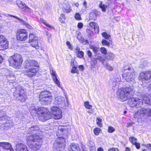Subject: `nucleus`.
<instances>
[{
    "mask_svg": "<svg viewBox=\"0 0 151 151\" xmlns=\"http://www.w3.org/2000/svg\"><path fill=\"white\" fill-rule=\"evenodd\" d=\"M132 101L137 108L140 107L143 104L142 99L137 97H134L132 99Z\"/></svg>",
    "mask_w": 151,
    "mask_h": 151,
    "instance_id": "21",
    "label": "nucleus"
},
{
    "mask_svg": "<svg viewBox=\"0 0 151 151\" xmlns=\"http://www.w3.org/2000/svg\"><path fill=\"white\" fill-rule=\"evenodd\" d=\"M66 7H64L63 8V11L64 12L68 13H70L72 10L70 8V6L69 4H65Z\"/></svg>",
    "mask_w": 151,
    "mask_h": 151,
    "instance_id": "29",
    "label": "nucleus"
},
{
    "mask_svg": "<svg viewBox=\"0 0 151 151\" xmlns=\"http://www.w3.org/2000/svg\"><path fill=\"white\" fill-rule=\"evenodd\" d=\"M97 151H104L103 148L101 147H99L97 148Z\"/></svg>",
    "mask_w": 151,
    "mask_h": 151,
    "instance_id": "58",
    "label": "nucleus"
},
{
    "mask_svg": "<svg viewBox=\"0 0 151 151\" xmlns=\"http://www.w3.org/2000/svg\"><path fill=\"white\" fill-rule=\"evenodd\" d=\"M77 57L80 58H83L84 56V53L82 51L76 52Z\"/></svg>",
    "mask_w": 151,
    "mask_h": 151,
    "instance_id": "35",
    "label": "nucleus"
},
{
    "mask_svg": "<svg viewBox=\"0 0 151 151\" xmlns=\"http://www.w3.org/2000/svg\"><path fill=\"white\" fill-rule=\"evenodd\" d=\"M75 50L77 51V52H78V51H80V49L79 47H76V48L75 49Z\"/></svg>",
    "mask_w": 151,
    "mask_h": 151,
    "instance_id": "62",
    "label": "nucleus"
},
{
    "mask_svg": "<svg viewBox=\"0 0 151 151\" xmlns=\"http://www.w3.org/2000/svg\"><path fill=\"white\" fill-rule=\"evenodd\" d=\"M101 43L103 45H106L109 46L110 45L109 43L105 40H102L101 41Z\"/></svg>",
    "mask_w": 151,
    "mask_h": 151,
    "instance_id": "44",
    "label": "nucleus"
},
{
    "mask_svg": "<svg viewBox=\"0 0 151 151\" xmlns=\"http://www.w3.org/2000/svg\"><path fill=\"white\" fill-rule=\"evenodd\" d=\"M108 151H119V149L117 148L111 147L108 149Z\"/></svg>",
    "mask_w": 151,
    "mask_h": 151,
    "instance_id": "48",
    "label": "nucleus"
},
{
    "mask_svg": "<svg viewBox=\"0 0 151 151\" xmlns=\"http://www.w3.org/2000/svg\"><path fill=\"white\" fill-rule=\"evenodd\" d=\"M18 7L22 9V11H25V9H27L29 10L30 9L28 6L26 5L24 3H23L22 2H21L19 4Z\"/></svg>",
    "mask_w": 151,
    "mask_h": 151,
    "instance_id": "24",
    "label": "nucleus"
},
{
    "mask_svg": "<svg viewBox=\"0 0 151 151\" xmlns=\"http://www.w3.org/2000/svg\"><path fill=\"white\" fill-rule=\"evenodd\" d=\"M51 116V115L50 112L47 111L46 108L45 110H44L43 114L41 115L39 118L41 120H45L50 119Z\"/></svg>",
    "mask_w": 151,
    "mask_h": 151,
    "instance_id": "15",
    "label": "nucleus"
},
{
    "mask_svg": "<svg viewBox=\"0 0 151 151\" xmlns=\"http://www.w3.org/2000/svg\"><path fill=\"white\" fill-rule=\"evenodd\" d=\"M147 147L150 149H151V144H149L147 145Z\"/></svg>",
    "mask_w": 151,
    "mask_h": 151,
    "instance_id": "60",
    "label": "nucleus"
},
{
    "mask_svg": "<svg viewBox=\"0 0 151 151\" xmlns=\"http://www.w3.org/2000/svg\"><path fill=\"white\" fill-rule=\"evenodd\" d=\"M14 96H16L18 100L22 102H24L27 98L26 91L22 88L16 90L14 93Z\"/></svg>",
    "mask_w": 151,
    "mask_h": 151,
    "instance_id": "9",
    "label": "nucleus"
},
{
    "mask_svg": "<svg viewBox=\"0 0 151 151\" xmlns=\"http://www.w3.org/2000/svg\"><path fill=\"white\" fill-rule=\"evenodd\" d=\"M68 151H79V150H72L71 149H70L69 148H68Z\"/></svg>",
    "mask_w": 151,
    "mask_h": 151,
    "instance_id": "64",
    "label": "nucleus"
},
{
    "mask_svg": "<svg viewBox=\"0 0 151 151\" xmlns=\"http://www.w3.org/2000/svg\"><path fill=\"white\" fill-rule=\"evenodd\" d=\"M90 48L92 49L93 51L96 54L99 50V48L93 45H91L89 46Z\"/></svg>",
    "mask_w": 151,
    "mask_h": 151,
    "instance_id": "33",
    "label": "nucleus"
},
{
    "mask_svg": "<svg viewBox=\"0 0 151 151\" xmlns=\"http://www.w3.org/2000/svg\"><path fill=\"white\" fill-rule=\"evenodd\" d=\"M66 44L68 46V48L71 50H73V48L72 45L70 44V42L69 41L66 42Z\"/></svg>",
    "mask_w": 151,
    "mask_h": 151,
    "instance_id": "46",
    "label": "nucleus"
},
{
    "mask_svg": "<svg viewBox=\"0 0 151 151\" xmlns=\"http://www.w3.org/2000/svg\"><path fill=\"white\" fill-rule=\"evenodd\" d=\"M132 125V122H128L127 124V127H128L131 126Z\"/></svg>",
    "mask_w": 151,
    "mask_h": 151,
    "instance_id": "57",
    "label": "nucleus"
},
{
    "mask_svg": "<svg viewBox=\"0 0 151 151\" xmlns=\"http://www.w3.org/2000/svg\"><path fill=\"white\" fill-rule=\"evenodd\" d=\"M89 26L94 29V31L95 34H98L99 32V27L96 23L91 22L88 23Z\"/></svg>",
    "mask_w": 151,
    "mask_h": 151,
    "instance_id": "20",
    "label": "nucleus"
},
{
    "mask_svg": "<svg viewBox=\"0 0 151 151\" xmlns=\"http://www.w3.org/2000/svg\"><path fill=\"white\" fill-rule=\"evenodd\" d=\"M53 80L55 82V83L56 84H57L58 85V86L59 87H60V82L58 80V79H57V78H53Z\"/></svg>",
    "mask_w": 151,
    "mask_h": 151,
    "instance_id": "45",
    "label": "nucleus"
},
{
    "mask_svg": "<svg viewBox=\"0 0 151 151\" xmlns=\"http://www.w3.org/2000/svg\"><path fill=\"white\" fill-rule=\"evenodd\" d=\"M74 18L75 19L78 21L81 20L82 18L81 15L78 13H76L75 14Z\"/></svg>",
    "mask_w": 151,
    "mask_h": 151,
    "instance_id": "39",
    "label": "nucleus"
},
{
    "mask_svg": "<svg viewBox=\"0 0 151 151\" xmlns=\"http://www.w3.org/2000/svg\"><path fill=\"white\" fill-rule=\"evenodd\" d=\"M129 140L133 145L135 146L137 149L140 148V144L137 142V139L134 136H131L129 138Z\"/></svg>",
    "mask_w": 151,
    "mask_h": 151,
    "instance_id": "19",
    "label": "nucleus"
},
{
    "mask_svg": "<svg viewBox=\"0 0 151 151\" xmlns=\"http://www.w3.org/2000/svg\"><path fill=\"white\" fill-rule=\"evenodd\" d=\"M99 12L96 10H94L90 13L89 19L90 20L96 21L97 17L99 16Z\"/></svg>",
    "mask_w": 151,
    "mask_h": 151,
    "instance_id": "17",
    "label": "nucleus"
},
{
    "mask_svg": "<svg viewBox=\"0 0 151 151\" xmlns=\"http://www.w3.org/2000/svg\"><path fill=\"white\" fill-rule=\"evenodd\" d=\"M23 73L29 78L35 76L39 71V65L37 61L33 60H26L24 62Z\"/></svg>",
    "mask_w": 151,
    "mask_h": 151,
    "instance_id": "2",
    "label": "nucleus"
},
{
    "mask_svg": "<svg viewBox=\"0 0 151 151\" xmlns=\"http://www.w3.org/2000/svg\"><path fill=\"white\" fill-rule=\"evenodd\" d=\"M86 53L89 58H91L92 56V52L90 50L87 51Z\"/></svg>",
    "mask_w": 151,
    "mask_h": 151,
    "instance_id": "47",
    "label": "nucleus"
},
{
    "mask_svg": "<svg viewBox=\"0 0 151 151\" xmlns=\"http://www.w3.org/2000/svg\"><path fill=\"white\" fill-rule=\"evenodd\" d=\"M83 24L82 23L80 22H78L77 24V27L79 29H81L82 28Z\"/></svg>",
    "mask_w": 151,
    "mask_h": 151,
    "instance_id": "52",
    "label": "nucleus"
},
{
    "mask_svg": "<svg viewBox=\"0 0 151 151\" xmlns=\"http://www.w3.org/2000/svg\"><path fill=\"white\" fill-rule=\"evenodd\" d=\"M51 112L53 115L54 118L55 119H60L62 117V111L58 107L53 106L51 108Z\"/></svg>",
    "mask_w": 151,
    "mask_h": 151,
    "instance_id": "12",
    "label": "nucleus"
},
{
    "mask_svg": "<svg viewBox=\"0 0 151 151\" xmlns=\"http://www.w3.org/2000/svg\"><path fill=\"white\" fill-rule=\"evenodd\" d=\"M78 68L80 70L83 71L84 70V67L83 65H79Z\"/></svg>",
    "mask_w": 151,
    "mask_h": 151,
    "instance_id": "54",
    "label": "nucleus"
},
{
    "mask_svg": "<svg viewBox=\"0 0 151 151\" xmlns=\"http://www.w3.org/2000/svg\"><path fill=\"white\" fill-rule=\"evenodd\" d=\"M91 65L93 66L95 65L97 63L96 59L94 58L93 60H92L91 61Z\"/></svg>",
    "mask_w": 151,
    "mask_h": 151,
    "instance_id": "49",
    "label": "nucleus"
},
{
    "mask_svg": "<svg viewBox=\"0 0 151 151\" xmlns=\"http://www.w3.org/2000/svg\"><path fill=\"white\" fill-rule=\"evenodd\" d=\"M16 151H29V149L24 143L22 142H18L15 145Z\"/></svg>",
    "mask_w": 151,
    "mask_h": 151,
    "instance_id": "14",
    "label": "nucleus"
},
{
    "mask_svg": "<svg viewBox=\"0 0 151 151\" xmlns=\"http://www.w3.org/2000/svg\"><path fill=\"white\" fill-rule=\"evenodd\" d=\"M68 148L71 149L72 150H78L81 151L79 145L77 143L73 142L71 143L70 145Z\"/></svg>",
    "mask_w": 151,
    "mask_h": 151,
    "instance_id": "23",
    "label": "nucleus"
},
{
    "mask_svg": "<svg viewBox=\"0 0 151 151\" xmlns=\"http://www.w3.org/2000/svg\"><path fill=\"white\" fill-rule=\"evenodd\" d=\"M40 21L43 24H44L45 26H46L47 27H48L50 28H52V26H51L50 25L47 24L46 22L45 21V20H44V19H43L41 18L40 19Z\"/></svg>",
    "mask_w": 151,
    "mask_h": 151,
    "instance_id": "40",
    "label": "nucleus"
},
{
    "mask_svg": "<svg viewBox=\"0 0 151 151\" xmlns=\"http://www.w3.org/2000/svg\"><path fill=\"white\" fill-rule=\"evenodd\" d=\"M39 129L37 126L33 125L28 129L29 134H32L26 137L27 144L29 148L34 151L39 150L41 147L43 142L42 138L39 135L35 134H33L37 132Z\"/></svg>",
    "mask_w": 151,
    "mask_h": 151,
    "instance_id": "1",
    "label": "nucleus"
},
{
    "mask_svg": "<svg viewBox=\"0 0 151 151\" xmlns=\"http://www.w3.org/2000/svg\"><path fill=\"white\" fill-rule=\"evenodd\" d=\"M51 75L52 76V77H54V78L57 77L56 73L55 71H52L51 73Z\"/></svg>",
    "mask_w": 151,
    "mask_h": 151,
    "instance_id": "55",
    "label": "nucleus"
},
{
    "mask_svg": "<svg viewBox=\"0 0 151 151\" xmlns=\"http://www.w3.org/2000/svg\"><path fill=\"white\" fill-rule=\"evenodd\" d=\"M30 43V45L35 48L36 49H38L39 48V45L38 44V41L37 39L36 40H34L32 42H31Z\"/></svg>",
    "mask_w": 151,
    "mask_h": 151,
    "instance_id": "26",
    "label": "nucleus"
},
{
    "mask_svg": "<svg viewBox=\"0 0 151 151\" xmlns=\"http://www.w3.org/2000/svg\"><path fill=\"white\" fill-rule=\"evenodd\" d=\"M141 98L145 104L151 105V94H145L142 95Z\"/></svg>",
    "mask_w": 151,
    "mask_h": 151,
    "instance_id": "18",
    "label": "nucleus"
},
{
    "mask_svg": "<svg viewBox=\"0 0 151 151\" xmlns=\"http://www.w3.org/2000/svg\"><path fill=\"white\" fill-rule=\"evenodd\" d=\"M59 21L61 23H65V15L63 14H61L59 19Z\"/></svg>",
    "mask_w": 151,
    "mask_h": 151,
    "instance_id": "31",
    "label": "nucleus"
},
{
    "mask_svg": "<svg viewBox=\"0 0 151 151\" xmlns=\"http://www.w3.org/2000/svg\"><path fill=\"white\" fill-rule=\"evenodd\" d=\"M96 123L98 126L101 127H102V119L99 117H97L96 119Z\"/></svg>",
    "mask_w": 151,
    "mask_h": 151,
    "instance_id": "32",
    "label": "nucleus"
},
{
    "mask_svg": "<svg viewBox=\"0 0 151 151\" xmlns=\"http://www.w3.org/2000/svg\"><path fill=\"white\" fill-rule=\"evenodd\" d=\"M64 100L63 98L58 96L55 98L54 103L56 105H59L62 104Z\"/></svg>",
    "mask_w": 151,
    "mask_h": 151,
    "instance_id": "25",
    "label": "nucleus"
},
{
    "mask_svg": "<svg viewBox=\"0 0 151 151\" xmlns=\"http://www.w3.org/2000/svg\"><path fill=\"white\" fill-rule=\"evenodd\" d=\"M86 32L90 36L91 35V34L93 32V31L91 30L88 28L86 29Z\"/></svg>",
    "mask_w": 151,
    "mask_h": 151,
    "instance_id": "53",
    "label": "nucleus"
},
{
    "mask_svg": "<svg viewBox=\"0 0 151 151\" xmlns=\"http://www.w3.org/2000/svg\"><path fill=\"white\" fill-rule=\"evenodd\" d=\"M89 102L86 101L84 102V106L85 107L88 109H91L92 107V106L89 104Z\"/></svg>",
    "mask_w": 151,
    "mask_h": 151,
    "instance_id": "37",
    "label": "nucleus"
},
{
    "mask_svg": "<svg viewBox=\"0 0 151 151\" xmlns=\"http://www.w3.org/2000/svg\"><path fill=\"white\" fill-rule=\"evenodd\" d=\"M14 17L21 21L22 22V23L23 24V25H24V24L25 23H27V22H25L23 20L20 19L19 18H18L17 17L14 16Z\"/></svg>",
    "mask_w": 151,
    "mask_h": 151,
    "instance_id": "56",
    "label": "nucleus"
},
{
    "mask_svg": "<svg viewBox=\"0 0 151 151\" xmlns=\"http://www.w3.org/2000/svg\"><path fill=\"white\" fill-rule=\"evenodd\" d=\"M90 151H96V147L94 144L89 145Z\"/></svg>",
    "mask_w": 151,
    "mask_h": 151,
    "instance_id": "43",
    "label": "nucleus"
},
{
    "mask_svg": "<svg viewBox=\"0 0 151 151\" xmlns=\"http://www.w3.org/2000/svg\"><path fill=\"white\" fill-rule=\"evenodd\" d=\"M131 69L130 65L127 64L123 67L122 70V77L127 81H131L134 79L135 73L134 72H128L126 71L127 70H130Z\"/></svg>",
    "mask_w": 151,
    "mask_h": 151,
    "instance_id": "5",
    "label": "nucleus"
},
{
    "mask_svg": "<svg viewBox=\"0 0 151 151\" xmlns=\"http://www.w3.org/2000/svg\"><path fill=\"white\" fill-rule=\"evenodd\" d=\"M100 50L102 54L106 55L107 54V51L106 48L104 47H101L100 48Z\"/></svg>",
    "mask_w": 151,
    "mask_h": 151,
    "instance_id": "41",
    "label": "nucleus"
},
{
    "mask_svg": "<svg viewBox=\"0 0 151 151\" xmlns=\"http://www.w3.org/2000/svg\"><path fill=\"white\" fill-rule=\"evenodd\" d=\"M38 98L39 100L41 103L45 104L51 101L52 96L50 91L45 90L40 93Z\"/></svg>",
    "mask_w": 151,
    "mask_h": 151,
    "instance_id": "6",
    "label": "nucleus"
},
{
    "mask_svg": "<svg viewBox=\"0 0 151 151\" xmlns=\"http://www.w3.org/2000/svg\"><path fill=\"white\" fill-rule=\"evenodd\" d=\"M15 36L17 40L18 41L25 42L28 38V32L25 29H19L16 32Z\"/></svg>",
    "mask_w": 151,
    "mask_h": 151,
    "instance_id": "8",
    "label": "nucleus"
},
{
    "mask_svg": "<svg viewBox=\"0 0 151 151\" xmlns=\"http://www.w3.org/2000/svg\"><path fill=\"white\" fill-rule=\"evenodd\" d=\"M83 5L85 7H87V2L85 1L83 3Z\"/></svg>",
    "mask_w": 151,
    "mask_h": 151,
    "instance_id": "59",
    "label": "nucleus"
},
{
    "mask_svg": "<svg viewBox=\"0 0 151 151\" xmlns=\"http://www.w3.org/2000/svg\"><path fill=\"white\" fill-rule=\"evenodd\" d=\"M71 72L72 73H76L78 74L79 73V71L77 69V67L75 65L72 67L71 70Z\"/></svg>",
    "mask_w": 151,
    "mask_h": 151,
    "instance_id": "38",
    "label": "nucleus"
},
{
    "mask_svg": "<svg viewBox=\"0 0 151 151\" xmlns=\"http://www.w3.org/2000/svg\"><path fill=\"white\" fill-rule=\"evenodd\" d=\"M46 108L43 107H40L38 108L35 111L37 113L38 115V117L39 118L41 115L45 110Z\"/></svg>",
    "mask_w": 151,
    "mask_h": 151,
    "instance_id": "27",
    "label": "nucleus"
},
{
    "mask_svg": "<svg viewBox=\"0 0 151 151\" xmlns=\"http://www.w3.org/2000/svg\"><path fill=\"white\" fill-rule=\"evenodd\" d=\"M125 151H130V149L128 147H126L125 148Z\"/></svg>",
    "mask_w": 151,
    "mask_h": 151,
    "instance_id": "61",
    "label": "nucleus"
},
{
    "mask_svg": "<svg viewBox=\"0 0 151 151\" xmlns=\"http://www.w3.org/2000/svg\"><path fill=\"white\" fill-rule=\"evenodd\" d=\"M69 132V129L67 127H64L60 128L58 130V134L59 136L60 135L64 137H67Z\"/></svg>",
    "mask_w": 151,
    "mask_h": 151,
    "instance_id": "16",
    "label": "nucleus"
},
{
    "mask_svg": "<svg viewBox=\"0 0 151 151\" xmlns=\"http://www.w3.org/2000/svg\"><path fill=\"white\" fill-rule=\"evenodd\" d=\"M106 69L110 71H112L113 70V68L108 64L106 65Z\"/></svg>",
    "mask_w": 151,
    "mask_h": 151,
    "instance_id": "51",
    "label": "nucleus"
},
{
    "mask_svg": "<svg viewBox=\"0 0 151 151\" xmlns=\"http://www.w3.org/2000/svg\"><path fill=\"white\" fill-rule=\"evenodd\" d=\"M99 7L101 8V10L103 12H105L106 11V9L107 7L106 5L102 4V1H100L99 5Z\"/></svg>",
    "mask_w": 151,
    "mask_h": 151,
    "instance_id": "34",
    "label": "nucleus"
},
{
    "mask_svg": "<svg viewBox=\"0 0 151 151\" xmlns=\"http://www.w3.org/2000/svg\"><path fill=\"white\" fill-rule=\"evenodd\" d=\"M28 42L30 43L32 42L34 40H36L37 39V37L35 36V35L33 33H30L29 34Z\"/></svg>",
    "mask_w": 151,
    "mask_h": 151,
    "instance_id": "28",
    "label": "nucleus"
},
{
    "mask_svg": "<svg viewBox=\"0 0 151 151\" xmlns=\"http://www.w3.org/2000/svg\"><path fill=\"white\" fill-rule=\"evenodd\" d=\"M0 146L6 150H10L12 148L11 144L7 142H0Z\"/></svg>",
    "mask_w": 151,
    "mask_h": 151,
    "instance_id": "22",
    "label": "nucleus"
},
{
    "mask_svg": "<svg viewBox=\"0 0 151 151\" xmlns=\"http://www.w3.org/2000/svg\"><path fill=\"white\" fill-rule=\"evenodd\" d=\"M134 88L132 86H128L120 87L117 91V96L122 101H126L132 94Z\"/></svg>",
    "mask_w": 151,
    "mask_h": 151,
    "instance_id": "3",
    "label": "nucleus"
},
{
    "mask_svg": "<svg viewBox=\"0 0 151 151\" xmlns=\"http://www.w3.org/2000/svg\"><path fill=\"white\" fill-rule=\"evenodd\" d=\"M138 80L142 83H148L151 81V71H142L140 72L138 76Z\"/></svg>",
    "mask_w": 151,
    "mask_h": 151,
    "instance_id": "7",
    "label": "nucleus"
},
{
    "mask_svg": "<svg viewBox=\"0 0 151 151\" xmlns=\"http://www.w3.org/2000/svg\"><path fill=\"white\" fill-rule=\"evenodd\" d=\"M115 131V128L111 126H109L108 127V132L109 133H113Z\"/></svg>",
    "mask_w": 151,
    "mask_h": 151,
    "instance_id": "42",
    "label": "nucleus"
},
{
    "mask_svg": "<svg viewBox=\"0 0 151 151\" xmlns=\"http://www.w3.org/2000/svg\"><path fill=\"white\" fill-rule=\"evenodd\" d=\"M24 25L28 29H33V28L29 24L27 23H25L24 24Z\"/></svg>",
    "mask_w": 151,
    "mask_h": 151,
    "instance_id": "50",
    "label": "nucleus"
},
{
    "mask_svg": "<svg viewBox=\"0 0 151 151\" xmlns=\"http://www.w3.org/2000/svg\"><path fill=\"white\" fill-rule=\"evenodd\" d=\"M102 36L104 38L106 39H111L110 35L107 34L106 32H103L101 33Z\"/></svg>",
    "mask_w": 151,
    "mask_h": 151,
    "instance_id": "36",
    "label": "nucleus"
},
{
    "mask_svg": "<svg viewBox=\"0 0 151 151\" xmlns=\"http://www.w3.org/2000/svg\"><path fill=\"white\" fill-rule=\"evenodd\" d=\"M9 65L14 68H19L21 66L23 61L22 55L15 53L9 58Z\"/></svg>",
    "mask_w": 151,
    "mask_h": 151,
    "instance_id": "4",
    "label": "nucleus"
},
{
    "mask_svg": "<svg viewBox=\"0 0 151 151\" xmlns=\"http://www.w3.org/2000/svg\"><path fill=\"white\" fill-rule=\"evenodd\" d=\"M3 60V58L0 55V64L2 62Z\"/></svg>",
    "mask_w": 151,
    "mask_h": 151,
    "instance_id": "63",
    "label": "nucleus"
},
{
    "mask_svg": "<svg viewBox=\"0 0 151 151\" xmlns=\"http://www.w3.org/2000/svg\"><path fill=\"white\" fill-rule=\"evenodd\" d=\"M101 131V129L100 128L97 127L95 128L93 130L94 134L96 136L99 135Z\"/></svg>",
    "mask_w": 151,
    "mask_h": 151,
    "instance_id": "30",
    "label": "nucleus"
},
{
    "mask_svg": "<svg viewBox=\"0 0 151 151\" xmlns=\"http://www.w3.org/2000/svg\"><path fill=\"white\" fill-rule=\"evenodd\" d=\"M139 112V114L140 116H143L146 115L147 116H151V109H145L141 108L140 109H138V111L135 112L134 115V117H137V116L136 115Z\"/></svg>",
    "mask_w": 151,
    "mask_h": 151,
    "instance_id": "13",
    "label": "nucleus"
},
{
    "mask_svg": "<svg viewBox=\"0 0 151 151\" xmlns=\"http://www.w3.org/2000/svg\"><path fill=\"white\" fill-rule=\"evenodd\" d=\"M65 137L62 136L59 137L55 140L53 145L56 149L61 150L65 148Z\"/></svg>",
    "mask_w": 151,
    "mask_h": 151,
    "instance_id": "10",
    "label": "nucleus"
},
{
    "mask_svg": "<svg viewBox=\"0 0 151 151\" xmlns=\"http://www.w3.org/2000/svg\"><path fill=\"white\" fill-rule=\"evenodd\" d=\"M9 42L3 35H0V50H4L9 47Z\"/></svg>",
    "mask_w": 151,
    "mask_h": 151,
    "instance_id": "11",
    "label": "nucleus"
}]
</instances>
